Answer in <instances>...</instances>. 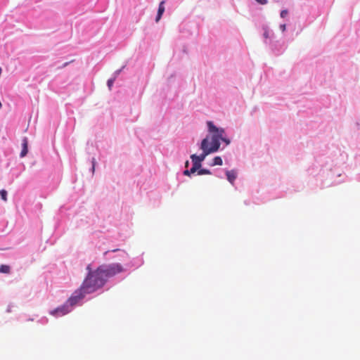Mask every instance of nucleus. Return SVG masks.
<instances>
[{"label": "nucleus", "instance_id": "dca6fc26", "mask_svg": "<svg viewBox=\"0 0 360 360\" xmlns=\"http://www.w3.org/2000/svg\"><path fill=\"white\" fill-rule=\"evenodd\" d=\"M258 4L261 5H265L267 4V0H255Z\"/></svg>", "mask_w": 360, "mask_h": 360}, {"label": "nucleus", "instance_id": "6ab92c4d", "mask_svg": "<svg viewBox=\"0 0 360 360\" xmlns=\"http://www.w3.org/2000/svg\"><path fill=\"white\" fill-rule=\"evenodd\" d=\"M280 29L281 30L282 32H285V29H286L285 24L281 25H280Z\"/></svg>", "mask_w": 360, "mask_h": 360}, {"label": "nucleus", "instance_id": "f257e3e1", "mask_svg": "<svg viewBox=\"0 0 360 360\" xmlns=\"http://www.w3.org/2000/svg\"><path fill=\"white\" fill-rule=\"evenodd\" d=\"M220 147V144L217 141H214L212 146L208 147V137L204 139L200 145V148L202 150V153L200 155L193 154L191 155V159L193 164L201 167V162L205 160L207 155L210 153L217 152Z\"/></svg>", "mask_w": 360, "mask_h": 360}, {"label": "nucleus", "instance_id": "39448f33", "mask_svg": "<svg viewBox=\"0 0 360 360\" xmlns=\"http://www.w3.org/2000/svg\"><path fill=\"white\" fill-rule=\"evenodd\" d=\"M207 127L209 131L211 133H214V134L211 137V145L212 146L214 141H217L220 144L219 139H222V136L224 134V129L222 128L217 127L212 122H207Z\"/></svg>", "mask_w": 360, "mask_h": 360}, {"label": "nucleus", "instance_id": "423d86ee", "mask_svg": "<svg viewBox=\"0 0 360 360\" xmlns=\"http://www.w3.org/2000/svg\"><path fill=\"white\" fill-rule=\"evenodd\" d=\"M71 310L72 307L66 302V303L63 306L59 307L57 309L51 311V314L53 316H63L69 313Z\"/></svg>", "mask_w": 360, "mask_h": 360}, {"label": "nucleus", "instance_id": "5701e85b", "mask_svg": "<svg viewBox=\"0 0 360 360\" xmlns=\"http://www.w3.org/2000/svg\"><path fill=\"white\" fill-rule=\"evenodd\" d=\"M189 165V162L188 161H186V163H185V167H188Z\"/></svg>", "mask_w": 360, "mask_h": 360}, {"label": "nucleus", "instance_id": "1a4fd4ad", "mask_svg": "<svg viewBox=\"0 0 360 360\" xmlns=\"http://www.w3.org/2000/svg\"><path fill=\"white\" fill-rule=\"evenodd\" d=\"M164 4H165V1H162L159 4L158 14H157L156 19H155L156 22H158L160 20L163 13L165 12Z\"/></svg>", "mask_w": 360, "mask_h": 360}, {"label": "nucleus", "instance_id": "9b49d317", "mask_svg": "<svg viewBox=\"0 0 360 360\" xmlns=\"http://www.w3.org/2000/svg\"><path fill=\"white\" fill-rule=\"evenodd\" d=\"M0 273L4 274H9L10 273V266L6 264H2L0 266Z\"/></svg>", "mask_w": 360, "mask_h": 360}, {"label": "nucleus", "instance_id": "9d476101", "mask_svg": "<svg viewBox=\"0 0 360 360\" xmlns=\"http://www.w3.org/2000/svg\"><path fill=\"white\" fill-rule=\"evenodd\" d=\"M223 163L222 159L219 156H216L213 159V162L212 164V166L215 165H221Z\"/></svg>", "mask_w": 360, "mask_h": 360}, {"label": "nucleus", "instance_id": "4be33fe9", "mask_svg": "<svg viewBox=\"0 0 360 360\" xmlns=\"http://www.w3.org/2000/svg\"><path fill=\"white\" fill-rule=\"evenodd\" d=\"M212 145H211V139L210 140V139L208 138V147H211Z\"/></svg>", "mask_w": 360, "mask_h": 360}, {"label": "nucleus", "instance_id": "aec40b11", "mask_svg": "<svg viewBox=\"0 0 360 360\" xmlns=\"http://www.w3.org/2000/svg\"><path fill=\"white\" fill-rule=\"evenodd\" d=\"M184 174L186 176H190L191 174L190 172V169H186L184 172Z\"/></svg>", "mask_w": 360, "mask_h": 360}, {"label": "nucleus", "instance_id": "2eb2a0df", "mask_svg": "<svg viewBox=\"0 0 360 360\" xmlns=\"http://www.w3.org/2000/svg\"><path fill=\"white\" fill-rule=\"evenodd\" d=\"M288 13V11L287 10H283L281 12V18H285V17H286Z\"/></svg>", "mask_w": 360, "mask_h": 360}, {"label": "nucleus", "instance_id": "6e6552de", "mask_svg": "<svg viewBox=\"0 0 360 360\" xmlns=\"http://www.w3.org/2000/svg\"><path fill=\"white\" fill-rule=\"evenodd\" d=\"M22 149L20 153V157L23 158L27 155V153L28 152V149H27L28 141H27V139L26 137L23 138V139H22Z\"/></svg>", "mask_w": 360, "mask_h": 360}, {"label": "nucleus", "instance_id": "ddd939ff", "mask_svg": "<svg viewBox=\"0 0 360 360\" xmlns=\"http://www.w3.org/2000/svg\"><path fill=\"white\" fill-rule=\"evenodd\" d=\"M0 195L3 200L6 201L7 200V192L6 190L2 189L0 191Z\"/></svg>", "mask_w": 360, "mask_h": 360}, {"label": "nucleus", "instance_id": "f8f14e48", "mask_svg": "<svg viewBox=\"0 0 360 360\" xmlns=\"http://www.w3.org/2000/svg\"><path fill=\"white\" fill-rule=\"evenodd\" d=\"M210 174H211V172L207 169H199V170L198 171V175Z\"/></svg>", "mask_w": 360, "mask_h": 360}, {"label": "nucleus", "instance_id": "412c9836", "mask_svg": "<svg viewBox=\"0 0 360 360\" xmlns=\"http://www.w3.org/2000/svg\"><path fill=\"white\" fill-rule=\"evenodd\" d=\"M264 37L265 38H268L269 37V31L268 30H266L264 33Z\"/></svg>", "mask_w": 360, "mask_h": 360}, {"label": "nucleus", "instance_id": "f03ea898", "mask_svg": "<svg viewBox=\"0 0 360 360\" xmlns=\"http://www.w3.org/2000/svg\"><path fill=\"white\" fill-rule=\"evenodd\" d=\"M90 271L88 273L86 278L80 288L75 290L67 301L68 304H69L71 307H73L78 304L84 297V296L89 292L90 284L88 281Z\"/></svg>", "mask_w": 360, "mask_h": 360}, {"label": "nucleus", "instance_id": "b1692460", "mask_svg": "<svg viewBox=\"0 0 360 360\" xmlns=\"http://www.w3.org/2000/svg\"><path fill=\"white\" fill-rule=\"evenodd\" d=\"M86 269L90 271V264L86 266Z\"/></svg>", "mask_w": 360, "mask_h": 360}, {"label": "nucleus", "instance_id": "7ed1b4c3", "mask_svg": "<svg viewBox=\"0 0 360 360\" xmlns=\"http://www.w3.org/2000/svg\"><path fill=\"white\" fill-rule=\"evenodd\" d=\"M105 280L115 276L123 271V267L120 264L114 263L108 265H103L98 268Z\"/></svg>", "mask_w": 360, "mask_h": 360}, {"label": "nucleus", "instance_id": "f3484780", "mask_svg": "<svg viewBox=\"0 0 360 360\" xmlns=\"http://www.w3.org/2000/svg\"><path fill=\"white\" fill-rule=\"evenodd\" d=\"M113 83H114V79H110L108 81V86L109 89H111Z\"/></svg>", "mask_w": 360, "mask_h": 360}, {"label": "nucleus", "instance_id": "a211bd4d", "mask_svg": "<svg viewBox=\"0 0 360 360\" xmlns=\"http://www.w3.org/2000/svg\"><path fill=\"white\" fill-rule=\"evenodd\" d=\"M219 140H221L222 141L225 142L226 145H229L230 143L229 139L224 138L222 136V139H219Z\"/></svg>", "mask_w": 360, "mask_h": 360}, {"label": "nucleus", "instance_id": "4468645a", "mask_svg": "<svg viewBox=\"0 0 360 360\" xmlns=\"http://www.w3.org/2000/svg\"><path fill=\"white\" fill-rule=\"evenodd\" d=\"M200 167L196 165V164H193L192 167L190 169L191 174H194L195 172L198 171Z\"/></svg>", "mask_w": 360, "mask_h": 360}, {"label": "nucleus", "instance_id": "0eeeda50", "mask_svg": "<svg viewBox=\"0 0 360 360\" xmlns=\"http://www.w3.org/2000/svg\"><path fill=\"white\" fill-rule=\"evenodd\" d=\"M226 174L228 181L231 184H233L234 181L236 180V179L237 177V172L235 170L232 169V170L226 171Z\"/></svg>", "mask_w": 360, "mask_h": 360}, {"label": "nucleus", "instance_id": "20e7f679", "mask_svg": "<svg viewBox=\"0 0 360 360\" xmlns=\"http://www.w3.org/2000/svg\"><path fill=\"white\" fill-rule=\"evenodd\" d=\"M106 281L98 269L94 273L91 272V292L102 288Z\"/></svg>", "mask_w": 360, "mask_h": 360}]
</instances>
